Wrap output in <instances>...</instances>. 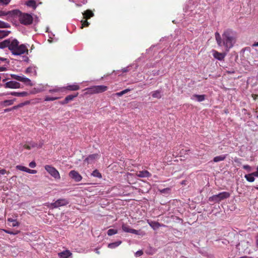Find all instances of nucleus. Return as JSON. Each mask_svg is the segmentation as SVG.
I'll return each instance as SVG.
<instances>
[{
    "label": "nucleus",
    "mask_w": 258,
    "mask_h": 258,
    "mask_svg": "<svg viewBox=\"0 0 258 258\" xmlns=\"http://www.w3.org/2000/svg\"><path fill=\"white\" fill-rule=\"evenodd\" d=\"M130 233H133V234H136V235H139V233H140V231L137 230H136V229H131Z\"/></svg>",
    "instance_id": "3c124183"
},
{
    "label": "nucleus",
    "mask_w": 258,
    "mask_h": 258,
    "mask_svg": "<svg viewBox=\"0 0 258 258\" xmlns=\"http://www.w3.org/2000/svg\"><path fill=\"white\" fill-rule=\"evenodd\" d=\"M22 79L23 80H22V82L24 83L26 85H29L30 86H32L33 85L32 83H31V80L29 78H26L24 76V78H23Z\"/></svg>",
    "instance_id": "c756f323"
},
{
    "label": "nucleus",
    "mask_w": 258,
    "mask_h": 258,
    "mask_svg": "<svg viewBox=\"0 0 258 258\" xmlns=\"http://www.w3.org/2000/svg\"><path fill=\"white\" fill-rule=\"evenodd\" d=\"M128 68H129V67H126V68H124L122 69V72L123 73H126V72H128V71H129Z\"/></svg>",
    "instance_id": "5fc2aeb1"
},
{
    "label": "nucleus",
    "mask_w": 258,
    "mask_h": 258,
    "mask_svg": "<svg viewBox=\"0 0 258 258\" xmlns=\"http://www.w3.org/2000/svg\"><path fill=\"white\" fill-rule=\"evenodd\" d=\"M212 52H213V57L215 58L218 59V60H220V61L224 60V59L226 55V53L219 52L215 50H213Z\"/></svg>",
    "instance_id": "1a4fd4ad"
},
{
    "label": "nucleus",
    "mask_w": 258,
    "mask_h": 258,
    "mask_svg": "<svg viewBox=\"0 0 258 258\" xmlns=\"http://www.w3.org/2000/svg\"><path fill=\"white\" fill-rule=\"evenodd\" d=\"M5 88L17 89L20 88V84L14 81H10L4 85Z\"/></svg>",
    "instance_id": "6e6552de"
},
{
    "label": "nucleus",
    "mask_w": 258,
    "mask_h": 258,
    "mask_svg": "<svg viewBox=\"0 0 258 258\" xmlns=\"http://www.w3.org/2000/svg\"><path fill=\"white\" fill-rule=\"evenodd\" d=\"M71 254V253L68 250H64L58 253L59 258H68Z\"/></svg>",
    "instance_id": "a211bd4d"
},
{
    "label": "nucleus",
    "mask_w": 258,
    "mask_h": 258,
    "mask_svg": "<svg viewBox=\"0 0 258 258\" xmlns=\"http://www.w3.org/2000/svg\"><path fill=\"white\" fill-rule=\"evenodd\" d=\"M78 94V93H76L75 94L68 95L63 101L60 102V103L62 105L67 104L69 102L73 100L75 98L77 97Z\"/></svg>",
    "instance_id": "9d476101"
},
{
    "label": "nucleus",
    "mask_w": 258,
    "mask_h": 258,
    "mask_svg": "<svg viewBox=\"0 0 258 258\" xmlns=\"http://www.w3.org/2000/svg\"><path fill=\"white\" fill-rule=\"evenodd\" d=\"M63 88L70 91H77L80 89V86L76 83H75L72 85H68Z\"/></svg>",
    "instance_id": "dca6fc26"
},
{
    "label": "nucleus",
    "mask_w": 258,
    "mask_h": 258,
    "mask_svg": "<svg viewBox=\"0 0 258 258\" xmlns=\"http://www.w3.org/2000/svg\"><path fill=\"white\" fill-rule=\"evenodd\" d=\"M143 254V252L142 250H138L135 253V255L136 257H138L141 256Z\"/></svg>",
    "instance_id": "8fccbe9b"
},
{
    "label": "nucleus",
    "mask_w": 258,
    "mask_h": 258,
    "mask_svg": "<svg viewBox=\"0 0 258 258\" xmlns=\"http://www.w3.org/2000/svg\"><path fill=\"white\" fill-rule=\"evenodd\" d=\"M11 77L13 79H14L16 80L22 82V80H23L22 79L24 78V76H23V75L19 76L17 75L12 74V75H11Z\"/></svg>",
    "instance_id": "7c9ffc66"
},
{
    "label": "nucleus",
    "mask_w": 258,
    "mask_h": 258,
    "mask_svg": "<svg viewBox=\"0 0 258 258\" xmlns=\"http://www.w3.org/2000/svg\"><path fill=\"white\" fill-rule=\"evenodd\" d=\"M216 195L218 197V199L219 202H221V201H222L224 199H226L229 198V197L230 196V193L228 192H226V191H223V192H220Z\"/></svg>",
    "instance_id": "ddd939ff"
},
{
    "label": "nucleus",
    "mask_w": 258,
    "mask_h": 258,
    "mask_svg": "<svg viewBox=\"0 0 258 258\" xmlns=\"http://www.w3.org/2000/svg\"><path fill=\"white\" fill-rule=\"evenodd\" d=\"M121 243V241H118L115 242L109 243L108 247L110 248H114L119 246Z\"/></svg>",
    "instance_id": "cd10ccee"
},
{
    "label": "nucleus",
    "mask_w": 258,
    "mask_h": 258,
    "mask_svg": "<svg viewBox=\"0 0 258 258\" xmlns=\"http://www.w3.org/2000/svg\"><path fill=\"white\" fill-rule=\"evenodd\" d=\"M205 95H198L194 94L191 97V99H194L196 98L197 100L199 102H202L205 100Z\"/></svg>",
    "instance_id": "aec40b11"
},
{
    "label": "nucleus",
    "mask_w": 258,
    "mask_h": 258,
    "mask_svg": "<svg viewBox=\"0 0 258 258\" xmlns=\"http://www.w3.org/2000/svg\"><path fill=\"white\" fill-rule=\"evenodd\" d=\"M0 61H5L8 63L9 62V61L7 58L1 57H0Z\"/></svg>",
    "instance_id": "6e6d98bb"
},
{
    "label": "nucleus",
    "mask_w": 258,
    "mask_h": 258,
    "mask_svg": "<svg viewBox=\"0 0 258 258\" xmlns=\"http://www.w3.org/2000/svg\"><path fill=\"white\" fill-rule=\"evenodd\" d=\"M44 168L54 178L60 179L59 173L54 167L46 165L45 166Z\"/></svg>",
    "instance_id": "39448f33"
},
{
    "label": "nucleus",
    "mask_w": 258,
    "mask_h": 258,
    "mask_svg": "<svg viewBox=\"0 0 258 258\" xmlns=\"http://www.w3.org/2000/svg\"><path fill=\"white\" fill-rule=\"evenodd\" d=\"M11 0H0V3H2L5 5H7L9 4Z\"/></svg>",
    "instance_id": "de8ad7c7"
},
{
    "label": "nucleus",
    "mask_w": 258,
    "mask_h": 258,
    "mask_svg": "<svg viewBox=\"0 0 258 258\" xmlns=\"http://www.w3.org/2000/svg\"><path fill=\"white\" fill-rule=\"evenodd\" d=\"M60 91V88H55L54 89L49 90V92L50 93H52V92H59Z\"/></svg>",
    "instance_id": "09e8293b"
},
{
    "label": "nucleus",
    "mask_w": 258,
    "mask_h": 258,
    "mask_svg": "<svg viewBox=\"0 0 258 258\" xmlns=\"http://www.w3.org/2000/svg\"><path fill=\"white\" fill-rule=\"evenodd\" d=\"M0 28H10V25L8 23L2 21L0 20Z\"/></svg>",
    "instance_id": "c9c22d12"
},
{
    "label": "nucleus",
    "mask_w": 258,
    "mask_h": 258,
    "mask_svg": "<svg viewBox=\"0 0 258 258\" xmlns=\"http://www.w3.org/2000/svg\"><path fill=\"white\" fill-rule=\"evenodd\" d=\"M255 176V177H258V166L256 167V171L255 172H253V174Z\"/></svg>",
    "instance_id": "4d7b16f0"
},
{
    "label": "nucleus",
    "mask_w": 258,
    "mask_h": 258,
    "mask_svg": "<svg viewBox=\"0 0 258 258\" xmlns=\"http://www.w3.org/2000/svg\"><path fill=\"white\" fill-rule=\"evenodd\" d=\"M107 89V87L104 85L93 86L89 88H86L85 94H93L100 93L105 92Z\"/></svg>",
    "instance_id": "20e7f679"
},
{
    "label": "nucleus",
    "mask_w": 258,
    "mask_h": 258,
    "mask_svg": "<svg viewBox=\"0 0 258 258\" xmlns=\"http://www.w3.org/2000/svg\"><path fill=\"white\" fill-rule=\"evenodd\" d=\"M83 14L84 18L86 19H90L91 17L94 16V14L90 10H86L83 13Z\"/></svg>",
    "instance_id": "5701e85b"
},
{
    "label": "nucleus",
    "mask_w": 258,
    "mask_h": 258,
    "mask_svg": "<svg viewBox=\"0 0 258 258\" xmlns=\"http://www.w3.org/2000/svg\"><path fill=\"white\" fill-rule=\"evenodd\" d=\"M130 90L128 89H125L123 91H121L119 92H117L116 93V95L117 96H121L122 95L125 94V93H127L128 91H130Z\"/></svg>",
    "instance_id": "ea45409f"
},
{
    "label": "nucleus",
    "mask_w": 258,
    "mask_h": 258,
    "mask_svg": "<svg viewBox=\"0 0 258 258\" xmlns=\"http://www.w3.org/2000/svg\"><path fill=\"white\" fill-rule=\"evenodd\" d=\"M36 163L35 161H32L29 164V166L31 167V168H34L36 167Z\"/></svg>",
    "instance_id": "603ef678"
},
{
    "label": "nucleus",
    "mask_w": 258,
    "mask_h": 258,
    "mask_svg": "<svg viewBox=\"0 0 258 258\" xmlns=\"http://www.w3.org/2000/svg\"><path fill=\"white\" fill-rule=\"evenodd\" d=\"M170 190L171 189L169 187L163 188L162 189H159V191L161 194H164L166 195L169 194Z\"/></svg>",
    "instance_id": "4c0bfd02"
},
{
    "label": "nucleus",
    "mask_w": 258,
    "mask_h": 258,
    "mask_svg": "<svg viewBox=\"0 0 258 258\" xmlns=\"http://www.w3.org/2000/svg\"><path fill=\"white\" fill-rule=\"evenodd\" d=\"M8 221H11V222H13V223H12V226H13V227L18 226H19V222H17L16 220H10V219H9L8 220Z\"/></svg>",
    "instance_id": "37998d69"
},
{
    "label": "nucleus",
    "mask_w": 258,
    "mask_h": 258,
    "mask_svg": "<svg viewBox=\"0 0 258 258\" xmlns=\"http://www.w3.org/2000/svg\"><path fill=\"white\" fill-rule=\"evenodd\" d=\"M69 176L76 182H79L82 179L80 174L75 170H71L69 173Z\"/></svg>",
    "instance_id": "0eeeda50"
},
{
    "label": "nucleus",
    "mask_w": 258,
    "mask_h": 258,
    "mask_svg": "<svg viewBox=\"0 0 258 258\" xmlns=\"http://www.w3.org/2000/svg\"><path fill=\"white\" fill-rule=\"evenodd\" d=\"M33 72L34 73V75H36V70L35 69V68L33 67H28L26 70V71H25V73H27V74L32 73Z\"/></svg>",
    "instance_id": "f704fd0d"
},
{
    "label": "nucleus",
    "mask_w": 258,
    "mask_h": 258,
    "mask_svg": "<svg viewBox=\"0 0 258 258\" xmlns=\"http://www.w3.org/2000/svg\"><path fill=\"white\" fill-rule=\"evenodd\" d=\"M256 245L258 247V239L256 240Z\"/></svg>",
    "instance_id": "774afa93"
},
{
    "label": "nucleus",
    "mask_w": 258,
    "mask_h": 258,
    "mask_svg": "<svg viewBox=\"0 0 258 258\" xmlns=\"http://www.w3.org/2000/svg\"><path fill=\"white\" fill-rule=\"evenodd\" d=\"M15 100H16V99H14L13 100H6L3 101L1 103V104L3 106H5V107L7 106H10V105L13 104Z\"/></svg>",
    "instance_id": "b1692460"
},
{
    "label": "nucleus",
    "mask_w": 258,
    "mask_h": 258,
    "mask_svg": "<svg viewBox=\"0 0 258 258\" xmlns=\"http://www.w3.org/2000/svg\"><path fill=\"white\" fill-rule=\"evenodd\" d=\"M27 173H30V174H35L37 173V171L35 170H32L28 168L27 170Z\"/></svg>",
    "instance_id": "864d4df0"
},
{
    "label": "nucleus",
    "mask_w": 258,
    "mask_h": 258,
    "mask_svg": "<svg viewBox=\"0 0 258 258\" xmlns=\"http://www.w3.org/2000/svg\"><path fill=\"white\" fill-rule=\"evenodd\" d=\"M91 175L93 176L94 177H98L99 178H102V175L99 172V171L96 169L93 171V172L91 173Z\"/></svg>",
    "instance_id": "473e14b6"
},
{
    "label": "nucleus",
    "mask_w": 258,
    "mask_h": 258,
    "mask_svg": "<svg viewBox=\"0 0 258 258\" xmlns=\"http://www.w3.org/2000/svg\"><path fill=\"white\" fill-rule=\"evenodd\" d=\"M147 222L149 225L154 229L156 230L161 227L162 225H161L159 222L150 220H147Z\"/></svg>",
    "instance_id": "4468645a"
},
{
    "label": "nucleus",
    "mask_w": 258,
    "mask_h": 258,
    "mask_svg": "<svg viewBox=\"0 0 258 258\" xmlns=\"http://www.w3.org/2000/svg\"><path fill=\"white\" fill-rule=\"evenodd\" d=\"M253 174V172H252L251 173L248 174H245L244 175V177L247 181L252 182L254 181L255 178L254 177L255 176Z\"/></svg>",
    "instance_id": "412c9836"
},
{
    "label": "nucleus",
    "mask_w": 258,
    "mask_h": 258,
    "mask_svg": "<svg viewBox=\"0 0 258 258\" xmlns=\"http://www.w3.org/2000/svg\"><path fill=\"white\" fill-rule=\"evenodd\" d=\"M58 99V97H51L49 96H47L45 97L44 100L46 101H54L55 100H57Z\"/></svg>",
    "instance_id": "79ce46f5"
},
{
    "label": "nucleus",
    "mask_w": 258,
    "mask_h": 258,
    "mask_svg": "<svg viewBox=\"0 0 258 258\" xmlns=\"http://www.w3.org/2000/svg\"><path fill=\"white\" fill-rule=\"evenodd\" d=\"M243 168L246 170L248 172L251 171V167L248 165H244L243 166Z\"/></svg>",
    "instance_id": "a18cd8bd"
},
{
    "label": "nucleus",
    "mask_w": 258,
    "mask_h": 258,
    "mask_svg": "<svg viewBox=\"0 0 258 258\" xmlns=\"http://www.w3.org/2000/svg\"><path fill=\"white\" fill-rule=\"evenodd\" d=\"M9 50L14 55H20L28 51L27 47L24 44L19 45V41L16 39H11Z\"/></svg>",
    "instance_id": "f03ea898"
},
{
    "label": "nucleus",
    "mask_w": 258,
    "mask_h": 258,
    "mask_svg": "<svg viewBox=\"0 0 258 258\" xmlns=\"http://www.w3.org/2000/svg\"><path fill=\"white\" fill-rule=\"evenodd\" d=\"M11 95L17 97H25L28 95L29 93L27 92L23 91L21 92H11Z\"/></svg>",
    "instance_id": "f3484780"
},
{
    "label": "nucleus",
    "mask_w": 258,
    "mask_h": 258,
    "mask_svg": "<svg viewBox=\"0 0 258 258\" xmlns=\"http://www.w3.org/2000/svg\"><path fill=\"white\" fill-rule=\"evenodd\" d=\"M7 172L5 169L0 170V174H5Z\"/></svg>",
    "instance_id": "13d9d810"
},
{
    "label": "nucleus",
    "mask_w": 258,
    "mask_h": 258,
    "mask_svg": "<svg viewBox=\"0 0 258 258\" xmlns=\"http://www.w3.org/2000/svg\"><path fill=\"white\" fill-rule=\"evenodd\" d=\"M98 155L97 154L90 155L84 160V162H87L88 164H91L98 158Z\"/></svg>",
    "instance_id": "f8f14e48"
},
{
    "label": "nucleus",
    "mask_w": 258,
    "mask_h": 258,
    "mask_svg": "<svg viewBox=\"0 0 258 258\" xmlns=\"http://www.w3.org/2000/svg\"><path fill=\"white\" fill-rule=\"evenodd\" d=\"M117 230L116 229H110L107 231V234L109 236H112L117 233Z\"/></svg>",
    "instance_id": "e433bc0d"
},
{
    "label": "nucleus",
    "mask_w": 258,
    "mask_h": 258,
    "mask_svg": "<svg viewBox=\"0 0 258 258\" xmlns=\"http://www.w3.org/2000/svg\"><path fill=\"white\" fill-rule=\"evenodd\" d=\"M152 96L153 98L160 99L162 97V91L159 90H157L154 91H153L151 92Z\"/></svg>",
    "instance_id": "6ab92c4d"
},
{
    "label": "nucleus",
    "mask_w": 258,
    "mask_h": 258,
    "mask_svg": "<svg viewBox=\"0 0 258 258\" xmlns=\"http://www.w3.org/2000/svg\"><path fill=\"white\" fill-rule=\"evenodd\" d=\"M209 201L213 203H219V201L216 195H213L209 198Z\"/></svg>",
    "instance_id": "2f4dec72"
},
{
    "label": "nucleus",
    "mask_w": 258,
    "mask_h": 258,
    "mask_svg": "<svg viewBox=\"0 0 258 258\" xmlns=\"http://www.w3.org/2000/svg\"><path fill=\"white\" fill-rule=\"evenodd\" d=\"M11 38H9L4 40L2 42H0V48L4 49L6 47H8L9 49L10 44H11Z\"/></svg>",
    "instance_id": "2eb2a0df"
},
{
    "label": "nucleus",
    "mask_w": 258,
    "mask_h": 258,
    "mask_svg": "<svg viewBox=\"0 0 258 258\" xmlns=\"http://www.w3.org/2000/svg\"><path fill=\"white\" fill-rule=\"evenodd\" d=\"M4 231L6 233H8V234H11V235H16V234H17L19 232V231H16L14 232V231H11V230H7V229H5V230H4Z\"/></svg>",
    "instance_id": "a19ab883"
},
{
    "label": "nucleus",
    "mask_w": 258,
    "mask_h": 258,
    "mask_svg": "<svg viewBox=\"0 0 258 258\" xmlns=\"http://www.w3.org/2000/svg\"><path fill=\"white\" fill-rule=\"evenodd\" d=\"M6 70H7L6 68H5L4 67H0V72L5 71Z\"/></svg>",
    "instance_id": "bf43d9fd"
},
{
    "label": "nucleus",
    "mask_w": 258,
    "mask_h": 258,
    "mask_svg": "<svg viewBox=\"0 0 258 258\" xmlns=\"http://www.w3.org/2000/svg\"><path fill=\"white\" fill-rule=\"evenodd\" d=\"M11 111H12L11 108H7V109H4V112H8Z\"/></svg>",
    "instance_id": "052dcab7"
},
{
    "label": "nucleus",
    "mask_w": 258,
    "mask_h": 258,
    "mask_svg": "<svg viewBox=\"0 0 258 258\" xmlns=\"http://www.w3.org/2000/svg\"><path fill=\"white\" fill-rule=\"evenodd\" d=\"M23 60L26 62H28L29 60V58L27 56H24L23 57Z\"/></svg>",
    "instance_id": "680f3d73"
},
{
    "label": "nucleus",
    "mask_w": 258,
    "mask_h": 258,
    "mask_svg": "<svg viewBox=\"0 0 258 258\" xmlns=\"http://www.w3.org/2000/svg\"><path fill=\"white\" fill-rule=\"evenodd\" d=\"M16 168L19 170H21L22 171H25L26 172H27V171H28L27 170L28 169V168H27L25 166H22V165H17L16 166Z\"/></svg>",
    "instance_id": "58836bf2"
},
{
    "label": "nucleus",
    "mask_w": 258,
    "mask_h": 258,
    "mask_svg": "<svg viewBox=\"0 0 258 258\" xmlns=\"http://www.w3.org/2000/svg\"><path fill=\"white\" fill-rule=\"evenodd\" d=\"M26 5L28 7L32 8L33 9H35L37 7L36 3L34 0H29L26 3Z\"/></svg>",
    "instance_id": "393cba45"
},
{
    "label": "nucleus",
    "mask_w": 258,
    "mask_h": 258,
    "mask_svg": "<svg viewBox=\"0 0 258 258\" xmlns=\"http://www.w3.org/2000/svg\"><path fill=\"white\" fill-rule=\"evenodd\" d=\"M76 6L77 7H81V6H82V5H81V4H76Z\"/></svg>",
    "instance_id": "338daca9"
},
{
    "label": "nucleus",
    "mask_w": 258,
    "mask_h": 258,
    "mask_svg": "<svg viewBox=\"0 0 258 258\" xmlns=\"http://www.w3.org/2000/svg\"><path fill=\"white\" fill-rule=\"evenodd\" d=\"M215 39L219 46H224L226 51L232 48L235 42L232 31L227 30L223 33L221 37L220 34L216 32Z\"/></svg>",
    "instance_id": "f257e3e1"
},
{
    "label": "nucleus",
    "mask_w": 258,
    "mask_h": 258,
    "mask_svg": "<svg viewBox=\"0 0 258 258\" xmlns=\"http://www.w3.org/2000/svg\"><path fill=\"white\" fill-rule=\"evenodd\" d=\"M253 46H258V41L257 42L254 43L253 45Z\"/></svg>",
    "instance_id": "e2e57ef3"
},
{
    "label": "nucleus",
    "mask_w": 258,
    "mask_h": 258,
    "mask_svg": "<svg viewBox=\"0 0 258 258\" xmlns=\"http://www.w3.org/2000/svg\"><path fill=\"white\" fill-rule=\"evenodd\" d=\"M10 33V31L0 30V39L7 36Z\"/></svg>",
    "instance_id": "bb28decb"
},
{
    "label": "nucleus",
    "mask_w": 258,
    "mask_h": 258,
    "mask_svg": "<svg viewBox=\"0 0 258 258\" xmlns=\"http://www.w3.org/2000/svg\"><path fill=\"white\" fill-rule=\"evenodd\" d=\"M69 204V201L66 199H59L55 202L50 204V208H57L59 207L66 206Z\"/></svg>",
    "instance_id": "423d86ee"
},
{
    "label": "nucleus",
    "mask_w": 258,
    "mask_h": 258,
    "mask_svg": "<svg viewBox=\"0 0 258 258\" xmlns=\"http://www.w3.org/2000/svg\"><path fill=\"white\" fill-rule=\"evenodd\" d=\"M11 92H7V93H4L3 94V95H11Z\"/></svg>",
    "instance_id": "0e129e2a"
},
{
    "label": "nucleus",
    "mask_w": 258,
    "mask_h": 258,
    "mask_svg": "<svg viewBox=\"0 0 258 258\" xmlns=\"http://www.w3.org/2000/svg\"><path fill=\"white\" fill-rule=\"evenodd\" d=\"M29 103V102L28 101H26L25 102L21 103L17 105L14 106L13 107H11L12 110L17 109L19 108L22 107L25 105L28 104Z\"/></svg>",
    "instance_id": "c85d7f7f"
},
{
    "label": "nucleus",
    "mask_w": 258,
    "mask_h": 258,
    "mask_svg": "<svg viewBox=\"0 0 258 258\" xmlns=\"http://www.w3.org/2000/svg\"><path fill=\"white\" fill-rule=\"evenodd\" d=\"M82 24L81 28H83L84 27H87L90 24L89 23L87 20L82 21Z\"/></svg>",
    "instance_id": "c03bdc74"
},
{
    "label": "nucleus",
    "mask_w": 258,
    "mask_h": 258,
    "mask_svg": "<svg viewBox=\"0 0 258 258\" xmlns=\"http://www.w3.org/2000/svg\"><path fill=\"white\" fill-rule=\"evenodd\" d=\"M122 230L125 232H131V230L132 228H130V227L128 225H127L126 224H123L122 225Z\"/></svg>",
    "instance_id": "72a5a7b5"
},
{
    "label": "nucleus",
    "mask_w": 258,
    "mask_h": 258,
    "mask_svg": "<svg viewBox=\"0 0 258 258\" xmlns=\"http://www.w3.org/2000/svg\"><path fill=\"white\" fill-rule=\"evenodd\" d=\"M14 10L8 12L0 11V17L3 16H10L13 17Z\"/></svg>",
    "instance_id": "a878e982"
},
{
    "label": "nucleus",
    "mask_w": 258,
    "mask_h": 258,
    "mask_svg": "<svg viewBox=\"0 0 258 258\" xmlns=\"http://www.w3.org/2000/svg\"><path fill=\"white\" fill-rule=\"evenodd\" d=\"M236 72V70L234 69H231L230 70H226V73L228 74H233Z\"/></svg>",
    "instance_id": "49530a36"
},
{
    "label": "nucleus",
    "mask_w": 258,
    "mask_h": 258,
    "mask_svg": "<svg viewBox=\"0 0 258 258\" xmlns=\"http://www.w3.org/2000/svg\"><path fill=\"white\" fill-rule=\"evenodd\" d=\"M14 17H17L21 24L24 25H31L33 20V18L31 14L22 13L19 10H14Z\"/></svg>",
    "instance_id": "7ed1b4c3"
},
{
    "label": "nucleus",
    "mask_w": 258,
    "mask_h": 258,
    "mask_svg": "<svg viewBox=\"0 0 258 258\" xmlns=\"http://www.w3.org/2000/svg\"><path fill=\"white\" fill-rule=\"evenodd\" d=\"M227 156V155L226 154L216 156L214 158L213 161L214 162H218L220 161H224L226 159Z\"/></svg>",
    "instance_id": "4be33fe9"
},
{
    "label": "nucleus",
    "mask_w": 258,
    "mask_h": 258,
    "mask_svg": "<svg viewBox=\"0 0 258 258\" xmlns=\"http://www.w3.org/2000/svg\"><path fill=\"white\" fill-rule=\"evenodd\" d=\"M136 175L139 177L144 178L151 177L152 174L147 170H142L138 172Z\"/></svg>",
    "instance_id": "9b49d317"
},
{
    "label": "nucleus",
    "mask_w": 258,
    "mask_h": 258,
    "mask_svg": "<svg viewBox=\"0 0 258 258\" xmlns=\"http://www.w3.org/2000/svg\"><path fill=\"white\" fill-rule=\"evenodd\" d=\"M25 147L27 149H30V147L29 146L25 145Z\"/></svg>",
    "instance_id": "69168bd1"
}]
</instances>
